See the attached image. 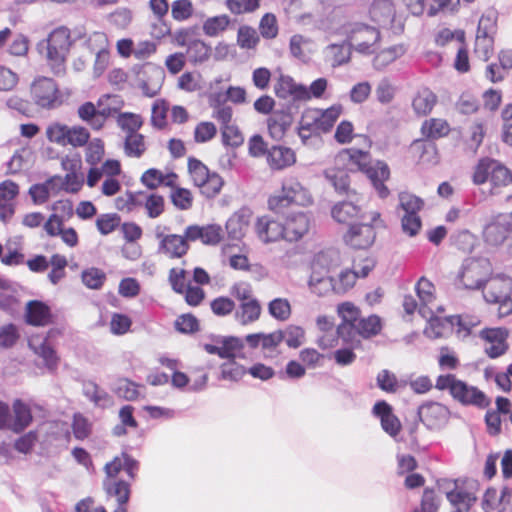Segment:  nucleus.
Instances as JSON below:
<instances>
[{
  "mask_svg": "<svg viewBox=\"0 0 512 512\" xmlns=\"http://www.w3.org/2000/svg\"><path fill=\"white\" fill-rule=\"evenodd\" d=\"M336 313L340 318L337 325L338 334L344 344L352 347L361 346L362 339H371L379 335L383 329L382 319L371 314L361 317V310L351 301H344L336 306Z\"/></svg>",
  "mask_w": 512,
  "mask_h": 512,
  "instance_id": "1",
  "label": "nucleus"
},
{
  "mask_svg": "<svg viewBox=\"0 0 512 512\" xmlns=\"http://www.w3.org/2000/svg\"><path fill=\"white\" fill-rule=\"evenodd\" d=\"M342 112L343 107L340 104L332 105L325 110L318 108L305 109L298 126V135L303 144H306L313 135L329 132Z\"/></svg>",
  "mask_w": 512,
  "mask_h": 512,
  "instance_id": "2",
  "label": "nucleus"
},
{
  "mask_svg": "<svg viewBox=\"0 0 512 512\" xmlns=\"http://www.w3.org/2000/svg\"><path fill=\"white\" fill-rule=\"evenodd\" d=\"M435 388L439 391H447L453 400L465 406L486 408L490 405V400L483 391L469 385L453 373L440 374L436 378Z\"/></svg>",
  "mask_w": 512,
  "mask_h": 512,
  "instance_id": "3",
  "label": "nucleus"
},
{
  "mask_svg": "<svg viewBox=\"0 0 512 512\" xmlns=\"http://www.w3.org/2000/svg\"><path fill=\"white\" fill-rule=\"evenodd\" d=\"M187 171L193 186L204 198L214 199L221 194L225 186L224 178L200 159L188 157Z\"/></svg>",
  "mask_w": 512,
  "mask_h": 512,
  "instance_id": "4",
  "label": "nucleus"
},
{
  "mask_svg": "<svg viewBox=\"0 0 512 512\" xmlns=\"http://www.w3.org/2000/svg\"><path fill=\"white\" fill-rule=\"evenodd\" d=\"M339 265V256L335 252L317 253L312 262V272L308 281L310 291L321 297L334 292V277L330 272Z\"/></svg>",
  "mask_w": 512,
  "mask_h": 512,
  "instance_id": "5",
  "label": "nucleus"
},
{
  "mask_svg": "<svg viewBox=\"0 0 512 512\" xmlns=\"http://www.w3.org/2000/svg\"><path fill=\"white\" fill-rule=\"evenodd\" d=\"M365 220L368 222L355 223L343 234V241L347 246L353 249H368L376 241L377 230L386 228L379 210L368 211Z\"/></svg>",
  "mask_w": 512,
  "mask_h": 512,
  "instance_id": "6",
  "label": "nucleus"
},
{
  "mask_svg": "<svg viewBox=\"0 0 512 512\" xmlns=\"http://www.w3.org/2000/svg\"><path fill=\"white\" fill-rule=\"evenodd\" d=\"M472 181L475 185L489 182L490 192L495 194L512 183V173L500 162L490 158H482L474 168Z\"/></svg>",
  "mask_w": 512,
  "mask_h": 512,
  "instance_id": "7",
  "label": "nucleus"
},
{
  "mask_svg": "<svg viewBox=\"0 0 512 512\" xmlns=\"http://www.w3.org/2000/svg\"><path fill=\"white\" fill-rule=\"evenodd\" d=\"M484 299L489 303L499 304V315L512 313V281L504 275H490L482 287Z\"/></svg>",
  "mask_w": 512,
  "mask_h": 512,
  "instance_id": "8",
  "label": "nucleus"
},
{
  "mask_svg": "<svg viewBox=\"0 0 512 512\" xmlns=\"http://www.w3.org/2000/svg\"><path fill=\"white\" fill-rule=\"evenodd\" d=\"M71 44V33L66 27H58L49 34L47 38V59L55 74L65 72L66 56Z\"/></svg>",
  "mask_w": 512,
  "mask_h": 512,
  "instance_id": "9",
  "label": "nucleus"
},
{
  "mask_svg": "<svg viewBox=\"0 0 512 512\" xmlns=\"http://www.w3.org/2000/svg\"><path fill=\"white\" fill-rule=\"evenodd\" d=\"M492 271V264L488 259L470 258L463 263L458 279L466 289H481L488 277L492 275Z\"/></svg>",
  "mask_w": 512,
  "mask_h": 512,
  "instance_id": "10",
  "label": "nucleus"
},
{
  "mask_svg": "<svg viewBox=\"0 0 512 512\" xmlns=\"http://www.w3.org/2000/svg\"><path fill=\"white\" fill-rule=\"evenodd\" d=\"M30 93L34 103L45 109L56 108L63 102L57 83L49 77L36 78L31 84Z\"/></svg>",
  "mask_w": 512,
  "mask_h": 512,
  "instance_id": "11",
  "label": "nucleus"
},
{
  "mask_svg": "<svg viewBox=\"0 0 512 512\" xmlns=\"http://www.w3.org/2000/svg\"><path fill=\"white\" fill-rule=\"evenodd\" d=\"M137 85L146 97L156 96L165 79L164 70L155 64L146 62L137 67Z\"/></svg>",
  "mask_w": 512,
  "mask_h": 512,
  "instance_id": "12",
  "label": "nucleus"
},
{
  "mask_svg": "<svg viewBox=\"0 0 512 512\" xmlns=\"http://www.w3.org/2000/svg\"><path fill=\"white\" fill-rule=\"evenodd\" d=\"M350 46L363 54L373 53L380 41V32L377 28L363 24H355L348 34Z\"/></svg>",
  "mask_w": 512,
  "mask_h": 512,
  "instance_id": "13",
  "label": "nucleus"
},
{
  "mask_svg": "<svg viewBox=\"0 0 512 512\" xmlns=\"http://www.w3.org/2000/svg\"><path fill=\"white\" fill-rule=\"evenodd\" d=\"M273 91L276 97L282 100L292 102L309 101L307 87L296 83L289 75L280 74L275 80Z\"/></svg>",
  "mask_w": 512,
  "mask_h": 512,
  "instance_id": "14",
  "label": "nucleus"
},
{
  "mask_svg": "<svg viewBox=\"0 0 512 512\" xmlns=\"http://www.w3.org/2000/svg\"><path fill=\"white\" fill-rule=\"evenodd\" d=\"M157 239H159L158 251L169 259H180L190 249L185 232L183 235L159 233Z\"/></svg>",
  "mask_w": 512,
  "mask_h": 512,
  "instance_id": "15",
  "label": "nucleus"
},
{
  "mask_svg": "<svg viewBox=\"0 0 512 512\" xmlns=\"http://www.w3.org/2000/svg\"><path fill=\"white\" fill-rule=\"evenodd\" d=\"M508 336L509 332L504 328H485L481 330L480 337L489 344L485 347L486 355L491 359L504 355L509 348Z\"/></svg>",
  "mask_w": 512,
  "mask_h": 512,
  "instance_id": "16",
  "label": "nucleus"
},
{
  "mask_svg": "<svg viewBox=\"0 0 512 512\" xmlns=\"http://www.w3.org/2000/svg\"><path fill=\"white\" fill-rule=\"evenodd\" d=\"M310 227L311 219L306 213L293 212L283 222L284 240L297 242L308 234Z\"/></svg>",
  "mask_w": 512,
  "mask_h": 512,
  "instance_id": "17",
  "label": "nucleus"
},
{
  "mask_svg": "<svg viewBox=\"0 0 512 512\" xmlns=\"http://www.w3.org/2000/svg\"><path fill=\"white\" fill-rule=\"evenodd\" d=\"M370 162V152L358 148L342 149L335 156V164L350 171L356 169L363 173Z\"/></svg>",
  "mask_w": 512,
  "mask_h": 512,
  "instance_id": "18",
  "label": "nucleus"
},
{
  "mask_svg": "<svg viewBox=\"0 0 512 512\" xmlns=\"http://www.w3.org/2000/svg\"><path fill=\"white\" fill-rule=\"evenodd\" d=\"M363 174L370 180L381 199H385L390 195V190L385 182L390 179L391 172L385 161L376 160L374 164L370 162Z\"/></svg>",
  "mask_w": 512,
  "mask_h": 512,
  "instance_id": "19",
  "label": "nucleus"
},
{
  "mask_svg": "<svg viewBox=\"0 0 512 512\" xmlns=\"http://www.w3.org/2000/svg\"><path fill=\"white\" fill-rule=\"evenodd\" d=\"M52 213L43 225L47 235L56 237L63 230L64 216L67 218L73 215V206L69 200H59L52 205Z\"/></svg>",
  "mask_w": 512,
  "mask_h": 512,
  "instance_id": "20",
  "label": "nucleus"
},
{
  "mask_svg": "<svg viewBox=\"0 0 512 512\" xmlns=\"http://www.w3.org/2000/svg\"><path fill=\"white\" fill-rule=\"evenodd\" d=\"M24 320L33 327H45L54 323L51 308L40 300H30L26 303Z\"/></svg>",
  "mask_w": 512,
  "mask_h": 512,
  "instance_id": "21",
  "label": "nucleus"
},
{
  "mask_svg": "<svg viewBox=\"0 0 512 512\" xmlns=\"http://www.w3.org/2000/svg\"><path fill=\"white\" fill-rule=\"evenodd\" d=\"M448 414V408L439 402L429 401L418 408L421 422L429 429L441 427L446 422Z\"/></svg>",
  "mask_w": 512,
  "mask_h": 512,
  "instance_id": "22",
  "label": "nucleus"
},
{
  "mask_svg": "<svg viewBox=\"0 0 512 512\" xmlns=\"http://www.w3.org/2000/svg\"><path fill=\"white\" fill-rule=\"evenodd\" d=\"M20 193L19 185L13 180L0 182V220L8 222L15 213V200Z\"/></svg>",
  "mask_w": 512,
  "mask_h": 512,
  "instance_id": "23",
  "label": "nucleus"
},
{
  "mask_svg": "<svg viewBox=\"0 0 512 512\" xmlns=\"http://www.w3.org/2000/svg\"><path fill=\"white\" fill-rule=\"evenodd\" d=\"M408 152L410 158L417 164L435 165L439 161L436 144L426 138L414 140Z\"/></svg>",
  "mask_w": 512,
  "mask_h": 512,
  "instance_id": "24",
  "label": "nucleus"
},
{
  "mask_svg": "<svg viewBox=\"0 0 512 512\" xmlns=\"http://www.w3.org/2000/svg\"><path fill=\"white\" fill-rule=\"evenodd\" d=\"M139 464L127 453H122L120 456H115L110 462L104 466L105 479L104 480H118V474L124 470L130 480H134L138 471Z\"/></svg>",
  "mask_w": 512,
  "mask_h": 512,
  "instance_id": "25",
  "label": "nucleus"
},
{
  "mask_svg": "<svg viewBox=\"0 0 512 512\" xmlns=\"http://www.w3.org/2000/svg\"><path fill=\"white\" fill-rule=\"evenodd\" d=\"M373 414L380 419L382 429L391 437H396L401 432L402 424L386 401L376 402Z\"/></svg>",
  "mask_w": 512,
  "mask_h": 512,
  "instance_id": "26",
  "label": "nucleus"
},
{
  "mask_svg": "<svg viewBox=\"0 0 512 512\" xmlns=\"http://www.w3.org/2000/svg\"><path fill=\"white\" fill-rule=\"evenodd\" d=\"M255 231L258 238L264 243H271L284 239L283 223L275 221L269 216H261L257 218Z\"/></svg>",
  "mask_w": 512,
  "mask_h": 512,
  "instance_id": "27",
  "label": "nucleus"
},
{
  "mask_svg": "<svg viewBox=\"0 0 512 512\" xmlns=\"http://www.w3.org/2000/svg\"><path fill=\"white\" fill-rule=\"evenodd\" d=\"M511 501L512 489L508 486H503L500 492L494 487H489L483 496L484 507L496 512H505Z\"/></svg>",
  "mask_w": 512,
  "mask_h": 512,
  "instance_id": "28",
  "label": "nucleus"
},
{
  "mask_svg": "<svg viewBox=\"0 0 512 512\" xmlns=\"http://www.w3.org/2000/svg\"><path fill=\"white\" fill-rule=\"evenodd\" d=\"M368 212H362L361 208L350 201H342L335 204L331 210L333 219L341 224L353 225L356 219L365 220Z\"/></svg>",
  "mask_w": 512,
  "mask_h": 512,
  "instance_id": "29",
  "label": "nucleus"
},
{
  "mask_svg": "<svg viewBox=\"0 0 512 512\" xmlns=\"http://www.w3.org/2000/svg\"><path fill=\"white\" fill-rule=\"evenodd\" d=\"M178 179L179 176L175 172L171 171L163 173L161 170L156 168L146 170L141 176L142 184L152 190L157 189L160 186L174 188Z\"/></svg>",
  "mask_w": 512,
  "mask_h": 512,
  "instance_id": "30",
  "label": "nucleus"
},
{
  "mask_svg": "<svg viewBox=\"0 0 512 512\" xmlns=\"http://www.w3.org/2000/svg\"><path fill=\"white\" fill-rule=\"evenodd\" d=\"M509 231V223L502 215H498L485 226L483 237L486 243L496 246L504 242Z\"/></svg>",
  "mask_w": 512,
  "mask_h": 512,
  "instance_id": "31",
  "label": "nucleus"
},
{
  "mask_svg": "<svg viewBox=\"0 0 512 512\" xmlns=\"http://www.w3.org/2000/svg\"><path fill=\"white\" fill-rule=\"evenodd\" d=\"M121 173V164L118 160L108 159L101 166H90L87 172L86 184L88 187H95L103 176H117Z\"/></svg>",
  "mask_w": 512,
  "mask_h": 512,
  "instance_id": "32",
  "label": "nucleus"
},
{
  "mask_svg": "<svg viewBox=\"0 0 512 512\" xmlns=\"http://www.w3.org/2000/svg\"><path fill=\"white\" fill-rule=\"evenodd\" d=\"M13 418L10 430L16 434L22 433L33 422V415L28 404L16 399L12 404Z\"/></svg>",
  "mask_w": 512,
  "mask_h": 512,
  "instance_id": "33",
  "label": "nucleus"
},
{
  "mask_svg": "<svg viewBox=\"0 0 512 512\" xmlns=\"http://www.w3.org/2000/svg\"><path fill=\"white\" fill-rule=\"evenodd\" d=\"M296 162L295 152L288 147L273 146L267 153V163L274 170H283L294 165Z\"/></svg>",
  "mask_w": 512,
  "mask_h": 512,
  "instance_id": "34",
  "label": "nucleus"
},
{
  "mask_svg": "<svg viewBox=\"0 0 512 512\" xmlns=\"http://www.w3.org/2000/svg\"><path fill=\"white\" fill-rule=\"evenodd\" d=\"M451 127L449 122L443 118L432 117L423 121L420 132L423 138L433 142L449 135Z\"/></svg>",
  "mask_w": 512,
  "mask_h": 512,
  "instance_id": "35",
  "label": "nucleus"
},
{
  "mask_svg": "<svg viewBox=\"0 0 512 512\" xmlns=\"http://www.w3.org/2000/svg\"><path fill=\"white\" fill-rule=\"evenodd\" d=\"M123 105V100L119 99L118 96L106 94L98 99V118L99 123H101V129L105 126L109 117L113 116L114 114L118 115V113H120V109Z\"/></svg>",
  "mask_w": 512,
  "mask_h": 512,
  "instance_id": "36",
  "label": "nucleus"
},
{
  "mask_svg": "<svg viewBox=\"0 0 512 512\" xmlns=\"http://www.w3.org/2000/svg\"><path fill=\"white\" fill-rule=\"evenodd\" d=\"M437 96L429 88H422L417 91L412 100V108L416 115L427 116L437 104Z\"/></svg>",
  "mask_w": 512,
  "mask_h": 512,
  "instance_id": "37",
  "label": "nucleus"
},
{
  "mask_svg": "<svg viewBox=\"0 0 512 512\" xmlns=\"http://www.w3.org/2000/svg\"><path fill=\"white\" fill-rule=\"evenodd\" d=\"M324 175L339 194L348 195L351 192L348 170L342 166L336 165L335 167L328 168L325 170Z\"/></svg>",
  "mask_w": 512,
  "mask_h": 512,
  "instance_id": "38",
  "label": "nucleus"
},
{
  "mask_svg": "<svg viewBox=\"0 0 512 512\" xmlns=\"http://www.w3.org/2000/svg\"><path fill=\"white\" fill-rule=\"evenodd\" d=\"M65 139L62 147L83 148L91 138L89 130L82 125L66 126Z\"/></svg>",
  "mask_w": 512,
  "mask_h": 512,
  "instance_id": "39",
  "label": "nucleus"
},
{
  "mask_svg": "<svg viewBox=\"0 0 512 512\" xmlns=\"http://www.w3.org/2000/svg\"><path fill=\"white\" fill-rule=\"evenodd\" d=\"M261 314V303L260 301H255L238 305L234 313V318L241 325H249L258 321L261 317Z\"/></svg>",
  "mask_w": 512,
  "mask_h": 512,
  "instance_id": "40",
  "label": "nucleus"
},
{
  "mask_svg": "<svg viewBox=\"0 0 512 512\" xmlns=\"http://www.w3.org/2000/svg\"><path fill=\"white\" fill-rule=\"evenodd\" d=\"M231 25V18L227 14L208 17L202 25L203 33L211 38L218 37L226 32Z\"/></svg>",
  "mask_w": 512,
  "mask_h": 512,
  "instance_id": "41",
  "label": "nucleus"
},
{
  "mask_svg": "<svg viewBox=\"0 0 512 512\" xmlns=\"http://www.w3.org/2000/svg\"><path fill=\"white\" fill-rule=\"evenodd\" d=\"M494 53V39L487 31L478 27L474 43V54L482 61H488Z\"/></svg>",
  "mask_w": 512,
  "mask_h": 512,
  "instance_id": "42",
  "label": "nucleus"
},
{
  "mask_svg": "<svg viewBox=\"0 0 512 512\" xmlns=\"http://www.w3.org/2000/svg\"><path fill=\"white\" fill-rule=\"evenodd\" d=\"M103 487L109 497L116 498L118 504L126 505L130 498V483L124 480H104Z\"/></svg>",
  "mask_w": 512,
  "mask_h": 512,
  "instance_id": "43",
  "label": "nucleus"
},
{
  "mask_svg": "<svg viewBox=\"0 0 512 512\" xmlns=\"http://www.w3.org/2000/svg\"><path fill=\"white\" fill-rule=\"evenodd\" d=\"M291 125V116L283 111H275L267 119V128L273 138H281Z\"/></svg>",
  "mask_w": 512,
  "mask_h": 512,
  "instance_id": "44",
  "label": "nucleus"
},
{
  "mask_svg": "<svg viewBox=\"0 0 512 512\" xmlns=\"http://www.w3.org/2000/svg\"><path fill=\"white\" fill-rule=\"evenodd\" d=\"M187 57L196 65L206 62L211 56V47L201 39H195L188 44Z\"/></svg>",
  "mask_w": 512,
  "mask_h": 512,
  "instance_id": "45",
  "label": "nucleus"
},
{
  "mask_svg": "<svg viewBox=\"0 0 512 512\" xmlns=\"http://www.w3.org/2000/svg\"><path fill=\"white\" fill-rule=\"evenodd\" d=\"M452 326L457 327L456 333L459 337H467L472 333L473 328L480 324V320L474 315H453L449 317Z\"/></svg>",
  "mask_w": 512,
  "mask_h": 512,
  "instance_id": "46",
  "label": "nucleus"
},
{
  "mask_svg": "<svg viewBox=\"0 0 512 512\" xmlns=\"http://www.w3.org/2000/svg\"><path fill=\"white\" fill-rule=\"evenodd\" d=\"M60 179L59 175L49 178L41 184H34L29 189V194L35 204H44L50 197V191L56 188V181Z\"/></svg>",
  "mask_w": 512,
  "mask_h": 512,
  "instance_id": "47",
  "label": "nucleus"
},
{
  "mask_svg": "<svg viewBox=\"0 0 512 512\" xmlns=\"http://www.w3.org/2000/svg\"><path fill=\"white\" fill-rule=\"evenodd\" d=\"M169 111V103L165 99H157L153 102L151 108L150 123L152 127L163 130L168 126L167 113Z\"/></svg>",
  "mask_w": 512,
  "mask_h": 512,
  "instance_id": "48",
  "label": "nucleus"
},
{
  "mask_svg": "<svg viewBox=\"0 0 512 512\" xmlns=\"http://www.w3.org/2000/svg\"><path fill=\"white\" fill-rule=\"evenodd\" d=\"M236 42L241 49L254 50L260 42V36L253 27L241 25L237 31Z\"/></svg>",
  "mask_w": 512,
  "mask_h": 512,
  "instance_id": "49",
  "label": "nucleus"
},
{
  "mask_svg": "<svg viewBox=\"0 0 512 512\" xmlns=\"http://www.w3.org/2000/svg\"><path fill=\"white\" fill-rule=\"evenodd\" d=\"M117 126L126 134L137 133L143 126L144 120L140 114L133 112H120L116 117Z\"/></svg>",
  "mask_w": 512,
  "mask_h": 512,
  "instance_id": "50",
  "label": "nucleus"
},
{
  "mask_svg": "<svg viewBox=\"0 0 512 512\" xmlns=\"http://www.w3.org/2000/svg\"><path fill=\"white\" fill-rule=\"evenodd\" d=\"M85 162L90 165H99L105 155V145L101 138L88 140V144L84 146Z\"/></svg>",
  "mask_w": 512,
  "mask_h": 512,
  "instance_id": "51",
  "label": "nucleus"
},
{
  "mask_svg": "<svg viewBox=\"0 0 512 512\" xmlns=\"http://www.w3.org/2000/svg\"><path fill=\"white\" fill-rule=\"evenodd\" d=\"M448 501L456 509L454 512L468 511L476 498L466 490L454 489L446 494Z\"/></svg>",
  "mask_w": 512,
  "mask_h": 512,
  "instance_id": "52",
  "label": "nucleus"
},
{
  "mask_svg": "<svg viewBox=\"0 0 512 512\" xmlns=\"http://www.w3.org/2000/svg\"><path fill=\"white\" fill-rule=\"evenodd\" d=\"M124 151L129 157L140 158L146 151L145 137L141 133L126 134Z\"/></svg>",
  "mask_w": 512,
  "mask_h": 512,
  "instance_id": "53",
  "label": "nucleus"
},
{
  "mask_svg": "<svg viewBox=\"0 0 512 512\" xmlns=\"http://www.w3.org/2000/svg\"><path fill=\"white\" fill-rule=\"evenodd\" d=\"M78 118L88 124L92 130L99 131L101 130V123H99L98 118V107L90 102H84L77 109Z\"/></svg>",
  "mask_w": 512,
  "mask_h": 512,
  "instance_id": "54",
  "label": "nucleus"
},
{
  "mask_svg": "<svg viewBox=\"0 0 512 512\" xmlns=\"http://www.w3.org/2000/svg\"><path fill=\"white\" fill-rule=\"evenodd\" d=\"M281 192L290 204H305L307 190L298 181H288L282 185Z\"/></svg>",
  "mask_w": 512,
  "mask_h": 512,
  "instance_id": "55",
  "label": "nucleus"
},
{
  "mask_svg": "<svg viewBox=\"0 0 512 512\" xmlns=\"http://www.w3.org/2000/svg\"><path fill=\"white\" fill-rule=\"evenodd\" d=\"M351 47L352 46H350V44L347 45L345 43L331 44L327 47V57L333 67L341 66L349 62L351 57Z\"/></svg>",
  "mask_w": 512,
  "mask_h": 512,
  "instance_id": "56",
  "label": "nucleus"
},
{
  "mask_svg": "<svg viewBox=\"0 0 512 512\" xmlns=\"http://www.w3.org/2000/svg\"><path fill=\"white\" fill-rule=\"evenodd\" d=\"M230 294L238 302V305L259 301L254 294L252 285L244 281L234 283L230 288Z\"/></svg>",
  "mask_w": 512,
  "mask_h": 512,
  "instance_id": "57",
  "label": "nucleus"
},
{
  "mask_svg": "<svg viewBox=\"0 0 512 512\" xmlns=\"http://www.w3.org/2000/svg\"><path fill=\"white\" fill-rule=\"evenodd\" d=\"M269 314L278 321H286L292 314L291 304L286 298H275L268 303Z\"/></svg>",
  "mask_w": 512,
  "mask_h": 512,
  "instance_id": "58",
  "label": "nucleus"
},
{
  "mask_svg": "<svg viewBox=\"0 0 512 512\" xmlns=\"http://www.w3.org/2000/svg\"><path fill=\"white\" fill-rule=\"evenodd\" d=\"M358 274L352 269L342 270L334 278V293L344 294L354 287L358 279Z\"/></svg>",
  "mask_w": 512,
  "mask_h": 512,
  "instance_id": "59",
  "label": "nucleus"
},
{
  "mask_svg": "<svg viewBox=\"0 0 512 512\" xmlns=\"http://www.w3.org/2000/svg\"><path fill=\"white\" fill-rule=\"evenodd\" d=\"M217 135V127L211 121H200L193 131V140L196 144H204L213 140Z\"/></svg>",
  "mask_w": 512,
  "mask_h": 512,
  "instance_id": "60",
  "label": "nucleus"
},
{
  "mask_svg": "<svg viewBox=\"0 0 512 512\" xmlns=\"http://www.w3.org/2000/svg\"><path fill=\"white\" fill-rule=\"evenodd\" d=\"M415 290L423 306H427L436 300V288L426 277H421L417 281Z\"/></svg>",
  "mask_w": 512,
  "mask_h": 512,
  "instance_id": "61",
  "label": "nucleus"
},
{
  "mask_svg": "<svg viewBox=\"0 0 512 512\" xmlns=\"http://www.w3.org/2000/svg\"><path fill=\"white\" fill-rule=\"evenodd\" d=\"M261 0H225V7L233 15H244L255 12Z\"/></svg>",
  "mask_w": 512,
  "mask_h": 512,
  "instance_id": "62",
  "label": "nucleus"
},
{
  "mask_svg": "<svg viewBox=\"0 0 512 512\" xmlns=\"http://www.w3.org/2000/svg\"><path fill=\"white\" fill-rule=\"evenodd\" d=\"M84 184V178L81 174L66 173L64 177L60 176V179L56 181V187L60 190H64L67 193L79 192Z\"/></svg>",
  "mask_w": 512,
  "mask_h": 512,
  "instance_id": "63",
  "label": "nucleus"
},
{
  "mask_svg": "<svg viewBox=\"0 0 512 512\" xmlns=\"http://www.w3.org/2000/svg\"><path fill=\"white\" fill-rule=\"evenodd\" d=\"M194 14L191 0H174L171 4V16L177 22L189 20Z\"/></svg>",
  "mask_w": 512,
  "mask_h": 512,
  "instance_id": "64",
  "label": "nucleus"
}]
</instances>
